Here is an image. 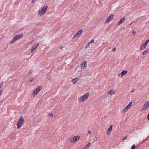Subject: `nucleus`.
I'll return each mask as SVG.
<instances>
[{"label": "nucleus", "instance_id": "obj_27", "mask_svg": "<svg viewBox=\"0 0 149 149\" xmlns=\"http://www.w3.org/2000/svg\"><path fill=\"white\" fill-rule=\"evenodd\" d=\"M78 35L77 34H76L74 36V37L73 38V39H74V38H76V37H78Z\"/></svg>", "mask_w": 149, "mask_h": 149}, {"label": "nucleus", "instance_id": "obj_1", "mask_svg": "<svg viewBox=\"0 0 149 149\" xmlns=\"http://www.w3.org/2000/svg\"><path fill=\"white\" fill-rule=\"evenodd\" d=\"M24 122V120L22 116L20 117V118L19 119L17 123V128L19 129L22 126V125Z\"/></svg>", "mask_w": 149, "mask_h": 149}, {"label": "nucleus", "instance_id": "obj_6", "mask_svg": "<svg viewBox=\"0 0 149 149\" xmlns=\"http://www.w3.org/2000/svg\"><path fill=\"white\" fill-rule=\"evenodd\" d=\"M39 45V43H37L36 44V45H33L31 47V52H33L34 51L37 47H38Z\"/></svg>", "mask_w": 149, "mask_h": 149}, {"label": "nucleus", "instance_id": "obj_10", "mask_svg": "<svg viewBox=\"0 0 149 149\" xmlns=\"http://www.w3.org/2000/svg\"><path fill=\"white\" fill-rule=\"evenodd\" d=\"M79 138L80 136H74L73 137V140L74 142H75L79 139Z\"/></svg>", "mask_w": 149, "mask_h": 149}, {"label": "nucleus", "instance_id": "obj_32", "mask_svg": "<svg viewBox=\"0 0 149 149\" xmlns=\"http://www.w3.org/2000/svg\"><path fill=\"white\" fill-rule=\"evenodd\" d=\"M94 40L93 39H92L89 42L90 43V44L91 43H93V42H94Z\"/></svg>", "mask_w": 149, "mask_h": 149}, {"label": "nucleus", "instance_id": "obj_15", "mask_svg": "<svg viewBox=\"0 0 149 149\" xmlns=\"http://www.w3.org/2000/svg\"><path fill=\"white\" fill-rule=\"evenodd\" d=\"M79 80L78 78H76L72 79V82L73 84H74L76 83V82Z\"/></svg>", "mask_w": 149, "mask_h": 149}, {"label": "nucleus", "instance_id": "obj_37", "mask_svg": "<svg viewBox=\"0 0 149 149\" xmlns=\"http://www.w3.org/2000/svg\"><path fill=\"white\" fill-rule=\"evenodd\" d=\"M127 136L125 138H123V139H122V140H125V139H126V138H127Z\"/></svg>", "mask_w": 149, "mask_h": 149}, {"label": "nucleus", "instance_id": "obj_9", "mask_svg": "<svg viewBox=\"0 0 149 149\" xmlns=\"http://www.w3.org/2000/svg\"><path fill=\"white\" fill-rule=\"evenodd\" d=\"M86 100L84 98V96H81L79 99V102H83V101H85Z\"/></svg>", "mask_w": 149, "mask_h": 149}, {"label": "nucleus", "instance_id": "obj_4", "mask_svg": "<svg viewBox=\"0 0 149 149\" xmlns=\"http://www.w3.org/2000/svg\"><path fill=\"white\" fill-rule=\"evenodd\" d=\"M114 15L112 14H111L107 17V19L105 22V23H108L109 21L113 18Z\"/></svg>", "mask_w": 149, "mask_h": 149}, {"label": "nucleus", "instance_id": "obj_38", "mask_svg": "<svg viewBox=\"0 0 149 149\" xmlns=\"http://www.w3.org/2000/svg\"><path fill=\"white\" fill-rule=\"evenodd\" d=\"M88 133L90 134H91V132L90 131H88Z\"/></svg>", "mask_w": 149, "mask_h": 149}, {"label": "nucleus", "instance_id": "obj_18", "mask_svg": "<svg viewBox=\"0 0 149 149\" xmlns=\"http://www.w3.org/2000/svg\"><path fill=\"white\" fill-rule=\"evenodd\" d=\"M132 103V102H130L129 104L126 107H125L126 109L127 108V109H129Z\"/></svg>", "mask_w": 149, "mask_h": 149}, {"label": "nucleus", "instance_id": "obj_3", "mask_svg": "<svg viewBox=\"0 0 149 149\" xmlns=\"http://www.w3.org/2000/svg\"><path fill=\"white\" fill-rule=\"evenodd\" d=\"M48 8V6H44L40 10H39L38 14L39 15H41V14L44 15L45 13Z\"/></svg>", "mask_w": 149, "mask_h": 149}, {"label": "nucleus", "instance_id": "obj_16", "mask_svg": "<svg viewBox=\"0 0 149 149\" xmlns=\"http://www.w3.org/2000/svg\"><path fill=\"white\" fill-rule=\"evenodd\" d=\"M82 30H81L78 31L77 33V34L78 35V37H79L81 35L82 33Z\"/></svg>", "mask_w": 149, "mask_h": 149}, {"label": "nucleus", "instance_id": "obj_21", "mask_svg": "<svg viewBox=\"0 0 149 149\" xmlns=\"http://www.w3.org/2000/svg\"><path fill=\"white\" fill-rule=\"evenodd\" d=\"M149 42V39L146 40L144 43H143V44L147 45L148 43Z\"/></svg>", "mask_w": 149, "mask_h": 149}, {"label": "nucleus", "instance_id": "obj_26", "mask_svg": "<svg viewBox=\"0 0 149 149\" xmlns=\"http://www.w3.org/2000/svg\"><path fill=\"white\" fill-rule=\"evenodd\" d=\"M86 62L85 61V62H84V63H82L81 65H84L85 66L86 65Z\"/></svg>", "mask_w": 149, "mask_h": 149}, {"label": "nucleus", "instance_id": "obj_2", "mask_svg": "<svg viewBox=\"0 0 149 149\" xmlns=\"http://www.w3.org/2000/svg\"><path fill=\"white\" fill-rule=\"evenodd\" d=\"M23 36V34L22 33L15 36L11 41L10 42V43L12 44L14 42L17 40L19 39L20 38H22Z\"/></svg>", "mask_w": 149, "mask_h": 149}, {"label": "nucleus", "instance_id": "obj_46", "mask_svg": "<svg viewBox=\"0 0 149 149\" xmlns=\"http://www.w3.org/2000/svg\"><path fill=\"white\" fill-rule=\"evenodd\" d=\"M34 41V40H33L31 42H33V41Z\"/></svg>", "mask_w": 149, "mask_h": 149}, {"label": "nucleus", "instance_id": "obj_5", "mask_svg": "<svg viewBox=\"0 0 149 149\" xmlns=\"http://www.w3.org/2000/svg\"><path fill=\"white\" fill-rule=\"evenodd\" d=\"M42 89V87L40 86L38 87L33 92V94L34 95L37 94Z\"/></svg>", "mask_w": 149, "mask_h": 149}, {"label": "nucleus", "instance_id": "obj_42", "mask_svg": "<svg viewBox=\"0 0 149 149\" xmlns=\"http://www.w3.org/2000/svg\"><path fill=\"white\" fill-rule=\"evenodd\" d=\"M134 91V89H132V91H131V92H133Z\"/></svg>", "mask_w": 149, "mask_h": 149}, {"label": "nucleus", "instance_id": "obj_40", "mask_svg": "<svg viewBox=\"0 0 149 149\" xmlns=\"http://www.w3.org/2000/svg\"><path fill=\"white\" fill-rule=\"evenodd\" d=\"M148 120H149V113H148Z\"/></svg>", "mask_w": 149, "mask_h": 149}, {"label": "nucleus", "instance_id": "obj_39", "mask_svg": "<svg viewBox=\"0 0 149 149\" xmlns=\"http://www.w3.org/2000/svg\"><path fill=\"white\" fill-rule=\"evenodd\" d=\"M35 1H36V0H32L31 1V2L32 3H33L35 2Z\"/></svg>", "mask_w": 149, "mask_h": 149}, {"label": "nucleus", "instance_id": "obj_43", "mask_svg": "<svg viewBox=\"0 0 149 149\" xmlns=\"http://www.w3.org/2000/svg\"><path fill=\"white\" fill-rule=\"evenodd\" d=\"M32 43V42H30V43H29V44H31Z\"/></svg>", "mask_w": 149, "mask_h": 149}, {"label": "nucleus", "instance_id": "obj_31", "mask_svg": "<svg viewBox=\"0 0 149 149\" xmlns=\"http://www.w3.org/2000/svg\"><path fill=\"white\" fill-rule=\"evenodd\" d=\"M3 91L2 90H0V96L2 94Z\"/></svg>", "mask_w": 149, "mask_h": 149}, {"label": "nucleus", "instance_id": "obj_20", "mask_svg": "<svg viewBox=\"0 0 149 149\" xmlns=\"http://www.w3.org/2000/svg\"><path fill=\"white\" fill-rule=\"evenodd\" d=\"M145 49L143 45V43L141 45L140 47V50H142L143 49Z\"/></svg>", "mask_w": 149, "mask_h": 149}, {"label": "nucleus", "instance_id": "obj_36", "mask_svg": "<svg viewBox=\"0 0 149 149\" xmlns=\"http://www.w3.org/2000/svg\"><path fill=\"white\" fill-rule=\"evenodd\" d=\"M143 45L144 47V48L145 49L146 48V47L147 45L146 44H143Z\"/></svg>", "mask_w": 149, "mask_h": 149}, {"label": "nucleus", "instance_id": "obj_24", "mask_svg": "<svg viewBox=\"0 0 149 149\" xmlns=\"http://www.w3.org/2000/svg\"><path fill=\"white\" fill-rule=\"evenodd\" d=\"M127 110H128V109H127V108L126 109V108L125 107V108H124V109H123V111L124 112H126V111Z\"/></svg>", "mask_w": 149, "mask_h": 149}, {"label": "nucleus", "instance_id": "obj_30", "mask_svg": "<svg viewBox=\"0 0 149 149\" xmlns=\"http://www.w3.org/2000/svg\"><path fill=\"white\" fill-rule=\"evenodd\" d=\"M3 86V82L0 84V89Z\"/></svg>", "mask_w": 149, "mask_h": 149}, {"label": "nucleus", "instance_id": "obj_13", "mask_svg": "<svg viewBox=\"0 0 149 149\" xmlns=\"http://www.w3.org/2000/svg\"><path fill=\"white\" fill-rule=\"evenodd\" d=\"M149 52V49H147L144 51L142 53V54L143 55H145L147 54H148Z\"/></svg>", "mask_w": 149, "mask_h": 149}, {"label": "nucleus", "instance_id": "obj_22", "mask_svg": "<svg viewBox=\"0 0 149 149\" xmlns=\"http://www.w3.org/2000/svg\"><path fill=\"white\" fill-rule=\"evenodd\" d=\"M136 146L135 144H134L131 147V149H135Z\"/></svg>", "mask_w": 149, "mask_h": 149}, {"label": "nucleus", "instance_id": "obj_28", "mask_svg": "<svg viewBox=\"0 0 149 149\" xmlns=\"http://www.w3.org/2000/svg\"><path fill=\"white\" fill-rule=\"evenodd\" d=\"M90 44V43L89 42H88V43H87L86 46L85 48H86L87 47H88V46H89Z\"/></svg>", "mask_w": 149, "mask_h": 149}, {"label": "nucleus", "instance_id": "obj_12", "mask_svg": "<svg viewBox=\"0 0 149 149\" xmlns=\"http://www.w3.org/2000/svg\"><path fill=\"white\" fill-rule=\"evenodd\" d=\"M115 90H111L110 91H109L108 92L109 94H114L115 93Z\"/></svg>", "mask_w": 149, "mask_h": 149}, {"label": "nucleus", "instance_id": "obj_33", "mask_svg": "<svg viewBox=\"0 0 149 149\" xmlns=\"http://www.w3.org/2000/svg\"><path fill=\"white\" fill-rule=\"evenodd\" d=\"M116 48L115 47H114L112 49V51H113L114 52H115L116 51Z\"/></svg>", "mask_w": 149, "mask_h": 149}, {"label": "nucleus", "instance_id": "obj_19", "mask_svg": "<svg viewBox=\"0 0 149 149\" xmlns=\"http://www.w3.org/2000/svg\"><path fill=\"white\" fill-rule=\"evenodd\" d=\"M91 143L90 142H89L88 143V144L85 146V149H87L90 145H91Z\"/></svg>", "mask_w": 149, "mask_h": 149}, {"label": "nucleus", "instance_id": "obj_25", "mask_svg": "<svg viewBox=\"0 0 149 149\" xmlns=\"http://www.w3.org/2000/svg\"><path fill=\"white\" fill-rule=\"evenodd\" d=\"M136 33V31L134 30H133L132 31V34L133 36H134Z\"/></svg>", "mask_w": 149, "mask_h": 149}, {"label": "nucleus", "instance_id": "obj_7", "mask_svg": "<svg viewBox=\"0 0 149 149\" xmlns=\"http://www.w3.org/2000/svg\"><path fill=\"white\" fill-rule=\"evenodd\" d=\"M125 17H123L122 18L120 19L119 21L117 24L118 26L120 25L125 20Z\"/></svg>", "mask_w": 149, "mask_h": 149}, {"label": "nucleus", "instance_id": "obj_14", "mask_svg": "<svg viewBox=\"0 0 149 149\" xmlns=\"http://www.w3.org/2000/svg\"><path fill=\"white\" fill-rule=\"evenodd\" d=\"M143 106H144V107H146V108H148L149 106V101H147L145 103Z\"/></svg>", "mask_w": 149, "mask_h": 149}, {"label": "nucleus", "instance_id": "obj_45", "mask_svg": "<svg viewBox=\"0 0 149 149\" xmlns=\"http://www.w3.org/2000/svg\"><path fill=\"white\" fill-rule=\"evenodd\" d=\"M34 41V40H33L31 42H33V41Z\"/></svg>", "mask_w": 149, "mask_h": 149}, {"label": "nucleus", "instance_id": "obj_17", "mask_svg": "<svg viewBox=\"0 0 149 149\" xmlns=\"http://www.w3.org/2000/svg\"><path fill=\"white\" fill-rule=\"evenodd\" d=\"M89 95V93H86V94L84 95H83V96H84V98L86 99V100L87 99Z\"/></svg>", "mask_w": 149, "mask_h": 149}, {"label": "nucleus", "instance_id": "obj_34", "mask_svg": "<svg viewBox=\"0 0 149 149\" xmlns=\"http://www.w3.org/2000/svg\"><path fill=\"white\" fill-rule=\"evenodd\" d=\"M32 72H33L32 70H29V74L31 73H32Z\"/></svg>", "mask_w": 149, "mask_h": 149}, {"label": "nucleus", "instance_id": "obj_35", "mask_svg": "<svg viewBox=\"0 0 149 149\" xmlns=\"http://www.w3.org/2000/svg\"><path fill=\"white\" fill-rule=\"evenodd\" d=\"M49 116H53V115L52 113H49Z\"/></svg>", "mask_w": 149, "mask_h": 149}, {"label": "nucleus", "instance_id": "obj_41", "mask_svg": "<svg viewBox=\"0 0 149 149\" xmlns=\"http://www.w3.org/2000/svg\"><path fill=\"white\" fill-rule=\"evenodd\" d=\"M132 22H131V23H130V24H129V25L130 26L132 25Z\"/></svg>", "mask_w": 149, "mask_h": 149}, {"label": "nucleus", "instance_id": "obj_23", "mask_svg": "<svg viewBox=\"0 0 149 149\" xmlns=\"http://www.w3.org/2000/svg\"><path fill=\"white\" fill-rule=\"evenodd\" d=\"M146 109V107H144V106H143V107H142V109H141V110L142 111V110H144L145 109Z\"/></svg>", "mask_w": 149, "mask_h": 149}, {"label": "nucleus", "instance_id": "obj_8", "mask_svg": "<svg viewBox=\"0 0 149 149\" xmlns=\"http://www.w3.org/2000/svg\"><path fill=\"white\" fill-rule=\"evenodd\" d=\"M127 72V71L126 70H123L121 73L120 74V75L121 77H123L125 74H126Z\"/></svg>", "mask_w": 149, "mask_h": 149}, {"label": "nucleus", "instance_id": "obj_29", "mask_svg": "<svg viewBox=\"0 0 149 149\" xmlns=\"http://www.w3.org/2000/svg\"><path fill=\"white\" fill-rule=\"evenodd\" d=\"M33 77H31L29 80V81L31 82H32L33 81Z\"/></svg>", "mask_w": 149, "mask_h": 149}, {"label": "nucleus", "instance_id": "obj_44", "mask_svg": "<svg viewBox=\"0 0 149 149\" xmlns=\"http://www.w3.org/2000/svg\"><path fill=\"white\" fill-rule=\"evenodd\" d=\"M62 48V46H61L59 48L60 49H61V48Z\"/></svg>", "mask_w": 149, "mask_h": 149}, {"label": "nucleus", "instance_id": "obj_11", "mask_svg": "<svg viewBox=\"0 0 149 149\" xmlns=\"http://www.w3.org/2000/svg\"><path fill=\"white\" fill-rule=\"evenodd\" d=\"M112 127H113L112 125H110L108 129V131L107 132V133L108 134L110 133L111 132V130H112Z\"/></svg>", "mask_w": 149, "mask_h": 149}]
</instances>
